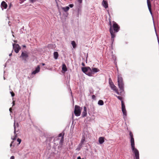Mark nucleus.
I'll use <instances>...</instances> for the list:
<instances>
[{
  "label": "nucleus",
  "instance_id": "1",
  "mask_svg": "<svg viewBox=\"0 0 159 159\" xmlns=\"http://www.w3.org/2000/svg\"><path fill=\"white\" fill-rule=\"evenodd\" d=\"M64 133L62 132V133L60 134L58 136L55 137L53 140L54 143L57 145L59 144L61 145L64 140Z\"/></svg>",
  "mask_w": 159,
  "mask_h": 159
},
{
  "label": "nucleus",
  "instance_id": "2",
  "mask_svg": "<svg viewBox=\"0 0 159 159\" xmlns=\"http://www.w3.org/2000/svg\"><path fill=\"white\" fill-rule=\"evenodd\" d=\"M113 25L112 26V31L113 32V37L112 36H111V40L112 41V43H113L114 41V38L116 37V35L115 34V33H116L118 32L120 29V26L114 21H112Z\"/></svg>",
  "mask_w": 159,
  "mask_h": 159
},
{
  "label": "nucleus",
  "instance_id": "3",
  "mask_svg": "<svg viewBox=\"0 0 159 159\" xmlns=\"http://www.w3.org/2000/svg\"><path fill=\"white\" fill-rule=\"evenodd\" d=\"M118 83L120 92L121 93L124 91V84L121 74H119L118 75Z\"/></svg>",
  "mask_w": 159,
  "mask_h": 159
},
{
  "label": "nucleus",
  "instance_id": "4",
  "mask_svg": "<svg viewBox=\"0 0 159 159\" xmlns=\"http://www.w3.org/2000/svg\"><path fill=\"white\" fill-rule=\"evenodd\" d=\"M83 72L86 75L91 76H92V71L91 68L89 67H86L82 68Z\"/></svg>",
  "mask_w": 159,
  "mask_h": 159
},
{
  "label": "nucleus",
  "instance_id": "5",
  "mask_svg": "<svg viewBox=\"0 0 159 159\" xmlns=\"http://www.w3.org/2000/svg\"><path fill=\"white\" fill-rule=\"evenodd\" d=\"M82 109V107L79 106L75 105V106L74 111V113L75 116H80L81 114Z\"/></svg>",
  "mask_w": 159,
  "mask_h": 159
},
{
  "label": "nucleus",
  "instance_id": "6",
  "mask_svg": "<svg viewBox=\"0 0 159 159\" xmlns=\"http://www.w3.org/2000/svg\"><path fill=\"white\" fill-rule=\"evenodd\" d=\"M109 82L111 88L115 91V92L118 94H120L119 92L118 91V89L114 85L112 80L111 78H109Z\"/></svg>",
  "mask_w": 159,
  "mask_h": 159
},
{
  "label": "nucleus",
  "instance_id": "7",
  "mask_svg": "<svg viewBox=\"0 0 159 159\" xmlns=\"http://www.w3.org/2000/svg\"><path fill=\"white\" fill-rule=\"evenodd\" d=\"M14 133L15 134V136L13 138H12V139L14 140H15L16 139V137L17 136V134L16 133V132H19L18 129L16 130V127H18L19 126V124L18 123H17L16 124V125L15 122L14 121Z\"/></svg>",
  "mask_w": 159,
  "mask_h": 159
},
{
  "label": "nucleus",
  "instance_id": "8",
  "mask_svg": "<svg viewBox=\"0 0 159 159\" xmlns=\"http://www.w3.org/2000/svg\"><path fill=\"white\" fill-rule=\"evenodd\" d=\"M20 57L22 58L24 61H27V59H28V58L29 57L28 52L26 51H22Z\"/></svg>",
  "mask_w": 159,
  "mask_h": 159
},
{
  "label": "nucleus",
  "instance_id": "9",
  "mask_svg": "<svg viewBox=\"0 0 159 159\" xmlns=\"http://www.w3.org/2000/svg\"><path fill=\"white\" fill-rule=\"evenodd\" d=\"M12 45L13 49H14L15 52L16 53H18L19 51L21 49V48L18 44L13 43Z\"/></svg>",
  "mask_w": 159,
  "mask_h": 159
},
{
  "label": "nucleus",
  "instance_id": "10",
  "mask_svg": "<svg viewBox=\"0 0 159 159\" xmlns=\"http://www.w3.org/2000/svg\"><path fill=\"white\" fill-rule=\"evenodd\" d=\"M132 152L134 154V157L135 159H139V152L138 150H132Z\"/></svg>",
  "mask_w": 159,
  "mask_h": 159
},
{
  "label": "nucleus",
  "instance_id": "11",
  "mask_svg": "<svg viewBox=\"0 0 159 159\" xmlns=\"http://www.w3.org/2000/svg\"><path fill=\"white\" fill-rule=\"evenodd\" d=\"M109 25L110 26V29H109V31L110 32L111 36H112L113 37V32L112 31V25L111 20L110 18L109 19Z\"/></svg>",
  "mask_w": 159,
  "mask_h": 159
},
{
  "label": "nucleus",
  "instance_id": "12",
  "mask_svg": "<svg viewBox=\"0 0 159 159\" xmlns=\"http://www.w3.org/2000/svg\"><path fill=\"white\" fill-rule=\"evenodd\" d=\"M147 5L148 6V7L149 11V12L151 14V15H152V9H151V2L150 0H147Z\"/></svg>",
  "mask_w": 159,
  "mask_h": 159
},
{
  "label": "nucleus",
  "instance_id": "13",
  "mask_svg": "<svg viewBox=\"0 0 159 159\" xmlns=\"http://www.w3.org/2000/svg\"><path fill=\"white\" fill-rule=\"evenodd\" d=\"M130 142L131 149H136L135 148L134 139L133 137L130 138Z\"/></svg>",
  "mask_w": 159,
  "mask_h": 159
},
{
  "label": "nucleus",
  "instance_id": "14",
  "mask_svg": "<svg viewBox=\"0 0 159 159\" xmlns=\"http://www.w3.org/2000/svg\"><path fill=\"white\" fill-rule=\"evenodd\" d=\"M87 115V108L86 107H84V110L82 112V117H84L86 116Z\"/></svg>",
  "mask_w": 159,
  "mask_h": 159
},
{
  "label": "nucleus",
  "instance_id": "15",
  "mask_svg": "<svg viewBox=\"0 0 159 159\" xmlns=\"http://www.w3.org/2000/svg\"><path fill=\"white\" fill-rule=\"evenodd\" d=\"M7 5L6 3L4 1L2 2L1 4V7L2 8V10L4 9H6L7 7Z\"/></svg>",
  "mask_w": 159,
  "mask_h": 159
},
{
  "label": "nucleus",
  "instance_id": "16",
  "mask_svg": "<svg viewBox=\"0 0 159 159\" xmlns=\"http://www.w3.org/2000/svg\"><path fill=\"white\" fill-rule=\"evenodd\" d=\"M40 71V66L39 65L37 66V67L36 68L35 70L33 71L32 73V75H35L37 73L39 72Z\"/></svg>",
  "mask_w": 159,
  "mask_h": 159
},
{
  "label": "nucleus",
  "instance_id": "17",
  "mask_svg": "<svg viewBox=\"0 0 159 159\" xmlns=\"http://www.w3.org/2000/svg\"><path fill=\"white\" fill-rule=\"evenodd\" d=\"M102 4L103 7L105 8H107L108 7V3L107 1L103 0L102 2Z\"/></svg>",
  "mask_w": 159,
  "mask_h": 159
},
{
  "label": "nucleus",
  "instance_id": "18",
  "mask_svg": "<svg viewBox=\"0 0 159 159\" xmlns=\"http://www.w3.org/2000/svg\"><path fill=\"white\" fill-rule=\"evenodd\" d=\"M98 141L99 143L102 144L104 142V138L103 137H100L99 138Z\"/></svg>",
  "mask_w": 159,
  "mask_h": 159
},
{
  "label": "nucleus",
  "instance_id": "19",
  "mask_svg": "<svg viewBox=\"0 0 159 159\" xmlns=\"http://www.w3.org/2000/svg\"><path fill=\"white\" fill-rule=\"evenodd\" d=\"M91 70L92 74L94 73H96L99 71V70L96 68H92Z\"/></svg>",
  "mask_w": 159,
  "mask_h": 159
},
{
  "label": "nucleus",
  "instance_id": "20",
  "mask_svg": "<svg viewBox=\"0 0 159 159\" xmlns=\"http://www.w3.org/2000/svg\"><path fill=\"white\" fill-rule=\"evenodd\" d=\"M61 8L65 12H66L69 10L70 8L69 7L66 6L65 7H62Z\"/></svg>",
  "mask_w": 159,
  "mask_h": 159
},
{
  "label": "nucleus",
  "instance_id": "21",
  "mask_svg": "<svg viewBox=\"0 0 159 159\" xmlns=\"http://www.w3.org/2000/svg\"><path fill=\"white\" fill-rule=\"evenodd\" d=\"M54 57L55 59H57L59 55L57 52H55L53 53Z\"/></svg>",
  "mask_w": 159,
  "mask_h": 159
},
{
  "label": "nucleus",
  "instance_id": "22",
  "mask_svg": "<svg viewBox=\"0 0 159 159\" xmlns=\"http://www.w3.org/2000/svg\"><path fill=\"white\" fill-rule=\"evenodd\" d=\"M62 70L65 72L67 70L66 66L65 64H63L62 65Z\"/></svg>",
  "mask_w": 159,
  "mask_h": 159
},
{
  "label": "nucleus",
  "instance_id": "23",
  "mask_svg": "<svg viewBox=\"0 0 159 159\" xmlns=\"http://www.w3.org/2000/svg\"><path fill=\"white\" fill-rule=\"evenodd\" d=\"M85 141V138H82L81 140V143H80V144L79 145V146H81L82 145V144L84 143Z\"/></svg>",
  "mask_w": 159,
  "mask_h": 159
},
{
  "label": "nucleus",
  "instance_id": "24",
  "mask_svg": "<svg viewBox=\"0 0 159 159\" xmlns=\"http://www.w3.org/2000/svg\"><path fill=\"white\" fill-rule=\"evenodd\" d=\"M98 104L101 106L103 105L104 104L103 101L102 100H99L98 101Z\"/></svg>",
  "mask_w": 159,
  "mask_h": 159
},
{
  "label": "nucleus",
  "instance_id": "25",
  "mask_svg": "<svg viewBox=\"0 0 159 159\" xmlns=\"http://www.w3.org/2000/svg\"><path fill=\"white\" fill-rule=\"evenodd\" d=\"M71 43L73 46V48H75L76 47V44L75 42L74 41H72L71 42Z\"/></svg>",
  "mask_w": 159,
  "mask_h": 159
},
{
  "label": "nucleus",
  "instance_id": "26",
  "mask_svg": "<svg viewBox=\"0 0 159 159\" xmlns=\"http://www.w3.org/2000/svg\"><path fill=\"white\" fill-rule=\"evenodd\" d=\"M122 111L123 112V113L124 115L125 116H126L127 115V112L126 110V109H122Z\"/></svg>",
  "mask_w": 159,
  "mask_h": 159
},
{
  "label": "nucleus",
  "instance_id": "27",
  "mask_svg": "<svg viewBox=\"0 0 159 159\" xmlns=\"http://www.w3.org/2000/svg\"><path fill=\"white\" fill-rule=\"evenodd\" d=\"M122 109H125V103L123 101H122L121 102Z\"/></svg>",
  "mask_w": 159,
  "mask_h": 159
},
{
  "label": "nucleus",
  "instance_id": "28",
  "mask_svg": "<svg viewBox=\"0 0 159 159\" xmlns=\"http://www.w3.org/2000/svg\"><path fill=\"white\" fill-rule=\"evenodd\" d=\"M76 9L78 11V13H79L81 11V7L80 5L77 7Z\"/></svg>",
  "mask_w": 159,
  "mask_h": 159
},
{
  "label": "nucleus",
  "instance_id": "29",
  "mask_svg": "<svg viewBox=\"0 0 159 159\" xmlns=\"http://www.w3.org/2000/svg\"><path fill=\"white\" fill-rule=\"evenodd\" d=\"M115 96L119 100H120L121 101V102H122V101H123L122 100V97L121 96H117V95Z\"/></svg>",
  "mask_w": 159,
  "mask_h": 159
},
{
  "label": "nucleus",
  "instance_id": "30",
  "mask_svg": "<svg viewBox=\"0 0 159 159\" xmlns=\"http://www.w3.org/2000/svg\"><path fill=\"white\" fill-rule=\"evenodd\" d=\"M129 135L130 137V138H133V135L131 131H129Z\"/></svg>",
  "mask_w": 159,
  "mask_h": 159
},
{
  "label": "nucleus",
  "instance_id": "31",
  "mask_svg": "<svg viewBox=\"0 0 159 159\" xmlns=\"http://www.w3.org/2000/svg\"><path fill=\"white\" fill-rule=\"evenodd\" d=\"M17 141L19 143V144H20L21 141V140L20 139H19V138H18L17 140Z\"/></svg>",
  "mask_w": 159,
  "mask_h": 159
},
{
  "label": "nucleus",
  "instance_id": "32",
  "mask_svg": "<svg viewBox=\"0 0 159 159\" xmlns=\"http://www.w3.org/2000/svg\"><path fill=\"white\" fill-rule=\"evenodd\" d=\"M92 99L93 100H96V97L94 95H93L92 97Z\"/></svg>",
  "mask_w": 159,
  "mask_h": 159
},
{
  "label": "nucleus",
  "instance_id": "33",
  "mask_svg": "<svg viewBox=\"0 0 159 159\" xmlns=\"http://www.w3.org/2000/svg\"><path fill=\"white\" fill-rule=\"evenodd\" d=\"M10 93H11V95L12 97H13L15 96V94L13 92H11Z\"/></svg>",
  "mask_w": 159,
  "mask_h": 159
},
{
  "label": "nucleus",
  "instance_id": "34",
  "mask_svg": "<svg viewBox=\"0 0 159 159\" xmlns=\"http://www.w3.org/2000/svg\"><path fill=\"white\" fill-rule=\"evenodd\" d=\"M74 4H70L69 5V7H70V8H72L74 6Z\"/></svg>",
  "mask_w": 159,
  "mask_h": 159
},
{
  "label": "nucleus",
  "instance_id": "35",
  "mask_svg": "<svg viewBox=\"0 0 159 159\" xmlns=\"http://www.w3.org/2000/svg\"><path fill=\"white\" fill-rule=\"evenodd\" d=\"M36 0H30V1L31 2H35Z\"/></svg>",
  "mask_w": 159,
  "mask_h": 159
},
{
  "label": "nucleus",
  "instance_id": "36",
  "mask_svg": "<svg viewBox=\"0 0 159 159\" xmlns=\"http://www.w3.org/2000/svg\"><path fill=\"white\" fill-rule=\"evenodd\" d=\"M77 1L79 3H81L82 2V0H77Z\"/></svg>",
  "mask_w": 159,
  "mask_h": 159
},
{
  "label": "nucleus",
  "instance_id": "37",
  "mask_svg": "<svg viewBox=\"0 0 159 159\" xmlns=\"http://www.w3.org/2000/svg\"><path fill=\"white\" fill-rule=\"evenodd\" d=\"M10 159H14V156H12L11 157Z\"/></svg>",
  "mask_w": 159,
  "mask_h": 159
},
{
  "label": "nucleus",
  "instance_id": "38",
  "mask_svg": "<svg viewBox=\"0 0 159 159\" xmlns=\"http://www.w3.org/2000/svg\"><path fill=\"white\" fill-rule=\"evenodd\" d=\"M12 108L11 107L10 109H9V111L10 112H12Z\"/></svg>",
  "mask_w": 159,
  "mask_h": 159
},
{
  "label": "nucleus",
  "instance_id": "39",
  "mask_svg": "<svg viewBox=\"0 0 159 159\" xmlns=\"http://www.w3.org/2000/svg\"><path fill=\"white\" fill-rule=\"evenodd\" d=\"M12 103H13V106H14L15 104V101H13V102H12Z\"/></svg>",
  "mask_w": 159,
  "mask_h": 159
},
{
  "label": "nucleus",
  "instance_id": "40",
  "mask_svg": "<svg viewBox=\"0 0 159 159\" xmlns=\"http://www.w3.org/2000/svg\"><path fill=\"white\" fill-rule=\"evenodd\" d=\"M82 65L84 66H85V64H84V62H83L82 63Z\"/></svg>",
  "mask_w": 159,
  "mask_h": 159
},
{
  "label": "nucleus",
  "instance_id": "41",
  "mask_svg": "<svg viewBox=\"0 0 159 159\" xmlns=\"http://www.w3.org/2000/svg\"><path fill=\"white\" fill-rule=\"evenodd\" d=\"M77 159H81V157H77Z\"/></svg>",
  "mask_w": 159,
  "mask_h": 159
},
{
  "label": "nucleus",
  "instance_id": "42",
  "mask_svg": "<svg viewBox=\"0 0 159 159\" xmlns=\"http://www.w3.org/2000/svg\"><path fill=\"white\" fill-rule=\"evenodd\" d=\"M22 47L23 48H25L26 47V46L25 45H22Z\"/></svg>",
  "mask_w": 159,
  "mask_h": 159
},
{
  "label": "nucleus",
  "instance_id": "43",
  "mask_svg": "<svg viewBox=\"0 0 159 159\" xmlns=\"http://www.w3.org/2000/svg\"><path fill=\"white\" fill-rule=\"evenodd\" d=\"M42 66H44L45 65V64L44 63H42Z\"/></svg>",
  "mask_w": 159,
  "mask_h": 159
},
{
  "label": "nucleus",
  "instance_id": "44",
  "mask_svg": "<svg viewBox=\"0 0 159 159\" xmlns=\"http://www.w3.org/2000/svg\"><path fill=\"white\" fill-rule=\"evenodd\" d=\"M12 53H11L10 54H9V56H12Z\"/></svg>",
  "mask_w": 159,
  "mask_h": 159
},
{
  "label": "nucleus",
  "instance_id": "45",
  "mask_svg": "<svg viewBox=\"0 0 159 159\" xmlns=\"http://www.w3.org/2000/svg\"><path fill=\"white\" fill-rule=\"evenodd\" d=\"M14 42L15 43H17V40H15L14 41Z\"/></svg>",
  "mask_w": 159,
  "mask_h": 159
},
{
  "label": "nucleus",
  "instance_id": "46",
  "mask_svg": "<svg viewBox=\"0 0 159 159\" xmlns=\"http://www.w3.org/2000/svg\"><path fill=\"white\" fill-rule=\"evenodd\" d=\"M12 143H13V142H11V145H10V146H11L12 144Z\"/></svg>",
  "mask_w": 159,
  "mask_h": 159
},
{
  "label": "nucleus",
  "instance_id": "47",
  "mask_svg": "<svg viewBox=\"0 0 159 159\" xmlns=\"http://www.w3.org/2000/svg\"><path fill=\"white\" fill-rule=\"evenodd\" d=\"M90 93H91V94H93V92H90Z\"/></svg>",
  "mask_w": 159,
  "mask_h": 159
},
{
  "label": "nucleus",
  "instance_id": "48",
  "mask_svg": "<svg viewBox=\"0 0 159 159\" xmlns=\"http://www.w3.org/2000/svg\"><path fill=\"white\" fill-rule=\"evenodd\" d=\"M51 148H51V146H50V149H51Z\"/></svg>",
  "mask_w": 159,
  "mask_h": 159
},
{
  "label": "nucleus",
  "instance_id": "49",
  "mask_svg": "<svg viewBox=\"0 0 159 159\" xmlns=\"http://www.w3.org/2000/svg\"><path fill=\"white\" fill-rule=\"evenodd\" d=\"M10 6H11V5H10V6H9V7H10Z\"/></svg>",
  "mask_w": 159,
  "mask_h": 159
},
{
  "label": "nucleus",
  "instance_id": "50",
  "mask_svg": "<svg viewBox=\"0 0 159 159\" xmlns=\"http://www.w3.org/2000/svg\"><path fill=\"white\" fill-rule=\"evenodd\" d=\"M72 116H73V114H72Z\"/></svg>",
  "mask_w": 159,
  "mask_h": 159
},
{
  "label": "nucleus",
  "instance_id": "51",
  "mask_svg": "<svg viewBox=\"0 0 159 159\" xmlns=\"http://www.w3.org/2000/svg\"><path fill=\"white\" fill-rule=\"evenodd\" d=\"M84 159V158H82V159Z\"/></svg>",
  "mask_w": 159,
  "mask_h": 159
},
{
  "label": "nucleus",
  "instance_id": "52",
  "mask_svg": "<svg viewBox=\"0 0 159 159\" xmlns=\"http://www.w3.org/2000/svg\"><path fill=\"white\" fill-rule=\"evenodd\" d=\"M152 1L153 0H151Z\"/></svg>",
  "mask_w": 159,
  "mask_h": 159
}]
</instances>
